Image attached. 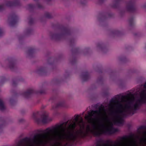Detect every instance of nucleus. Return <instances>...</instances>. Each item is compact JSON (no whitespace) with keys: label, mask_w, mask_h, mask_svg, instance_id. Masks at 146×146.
Returning <instances> with one entry per match:
<instances>
[{"label":"nucleus","mask_w":146,"mask_h":146,"mask_svg":"<svg viewBox=\"0 0 146 146\" xmlns=\"http://www.w3.org/2000/svg\"><path fill=\"white\" fill-rule=\"evenodd\" d=\"M68 123V121L63 122L60 125L56 124L53 126L52 128H48L44 130L45 133L46 134H54L53 136L50 138V140H54V142L51 145V146H66L69 144L71 145L73 144L75 141L68 139V136H70V134L68 132L76 135V131L75 134L74 132L77 126V123L73 122L70 124L68 128L67 129L66 132H65V127Z\"/></svg>","instance_id":"nucleus-1"},{"label":"nucleus","mask_w":146,"mask_h":146,"mask_svg":"<svg viewBox=\"0 0 146 146\" xmlns=\"http://www.w3.org/2000/svg\"><path fill=\"white\" fill-rule=\"evenodd\" d=\"M37 131L43 133L36 134L32 139L28 137L23 138L18 141L16 146H46L48 143L51 146L54 141L50 140L51 137L50 135L46 134L44 130H38Z\"/></svg>","instance_id":"nucleus-2"},{"label":"nucleus","mask_w":146,"mask_h":146,"mask_svg":"<svg viewBox=\"0 0 146 146\" xmlns=\"http://www.w3.org/2000/svg\"><path fill=\"white\" fill-rule=\"evenodd\" d=\"M92 126L94 130H97L99 129L98 127L96 126L95 123L92 124ZM118 131V129L113 127L112 125L110 127L106 128L105 130H100L97 131L92 130L89 125H88L86 127V132L80 129L77 130L76 131V135H74L73 133L69 131L68 133L70 134V136L67 137L68 139L74 141H76L78 137L83 138L87 136L89 134V132L92 133L95 136H99L103 134L111 135Z\"/></svg>","instance_id":"nucleus-3"},{"label":"nucleus","mask_w":146,"mask_h":146,"mask_svg":"<svg viewBox=\"0 0 146 146\" xmlns=\"http://www.w3.org/2000/svg\"><path fill=\"white\" fill-rule=\"evenodd\" d=\"M59 28L62 31L61 33L58 34L50 33V36L52 39L56 40H60L62 39H65L71 35V29L68 26L61 25L60 26Z\"/></svg>","instance_id":"nucleus-4"},{"label":"nucleus","mask_w":146,"mask_h":146,"mask_svg":"<svg viewBox=\"0 0 146 146\" xmlns=\"http://www.w3.org/2000/svg\"><path fill=\"white\" fill-rule=\"evenodd\" d=\"M146 95L143 92L140 94V98L138 99L136 103L132 106V110L135 112L138 108L139 106L142 104L146 103Z\"/></svg>","instance_id":"nucleus-5"},{"label":"nucleus","mask_w":146,"mask_h":146,"mask_svg":"<svg viewBox=\"0 0 146 146\" xmlns=\"http://www.w3.org/2000/svg\"><path fill=\"white\" fill-rule=\"evenodd\" d=\"M45 93L44 90L35 91L32 89H29L26 91L22 93V95L25 98H28L34 94H44Z\"/></svg>","instance_id":"nucleus-6"},{"label":"nucleus","mask_w":146,"mask_h":146,"mask_svg":"<svg viewBox=\"0 0 146 146\" xmlns=\"http://www.w3.org/2000/svg\"><path fill=\"white\" fill-rule=\"evenodd\" d=\"M120 98V96L117 95H116L114 98H112L110 100V106L111 107V108H113L114 105L112 104H117L116 106L119 109H121L123 108V105L119 103V100Z\"/></svg>","instance_id":"nucleus-7"},{"label":"nucleus","mask_w":146,"mask_h":146,"mask_svg":"<svg viewBox=\"0 0 146 146\" xmlns=\"http://www.w3.org/2000/svg\"><path fill=\"white\" fill-rule=\"evenodd\" d=\"M118 111L120 113H122L123 112L122 110H119L117 111H113L111 112V114L112 115H115V118L113 121V123L115 124H121L123 123V120L122 117L118 115H116Z\"/></svg>","instance_id":"nucleus-8"},{"label":"nucleus","mask_w":146,"mask_h":146,"mask_svg":"<svg viewBox=\"0 0 146 146\" xmlns=\"http://www.w3.org/2000/svg\"><path fill=\"white\" fill-rule=\"evenodd\" d=\"M104 106L102 105L99 108L98 110H92L91 112H89L88 113V116H86L85 117L86 119L90 118L89 120H91L93 119L92 117L94 115H99L101 113V111L104 110Z\"/></svg>","instance_id":"nucleus-9"},{"label":"nucleus","mask_w":146,"mask_h":146,"mask_svg":"<svg viewBox=\"0 0 146 146\" xmlns=\"http://www.w3.org/2000/svg\"><path fill=\"white\" fill-rule=\"evenodd\" d=\"M126 8L127 11L132 13L135 12L136 7L134 0H130L127 3Z\"/></svg>","instance_id":"nucleus-10"},{"label":"nucleus","mask_w":146,"mask_h":146,"mask_svg":"<svg viewBox=\"0 0 146 146\" xmlns=\"http://www.w3.org/2000/svg\"><path fill=\"white\" fill-rule=\"evenodd\" d=\"M18 21V17L15 14L11 15L10 14V26L14 27Z\"/></svg>","instance_id":"nucleus-11"},{"label":"nucleus","mask_w":146,"mask_h":146,"mask_svg":"<svg viewBox=\"0 0 146 146\" xmlns=\"http://www.w3.org/2000/svg\"><path fill=\"white\" fill-rule=\"evenodd\" d=\"M124 108L127 109L126 111H125V110H124L127 114L133 115L135 113V112L132 110L133 107L131 105H129L127 104L125 106Z\"/></svg>","instance_id":"nucleus-12"},{"label":"nucleus","mask_w":146,"mask_h":146,"mask_svg":"<svg viewBox=\"0 0 146 146\" xmlns=\"http://www.w3.org/2000/svg\"><path fill=\"white\" fill-rule=\"evenodd\" d=\"M42 123H45L52 121V118L49 117L48 115L45 114H42L41 117Z\"/></svg>","instance_id":"nucleus-13"},{"label":"nucleus","mask_w":146,"mask_h":146,"mask_svg":"<svg viewBox=\"0 0 146 146\" xmlns=\"http://www.w3.org/2000/svg\"><path fill=\"white\" fill-rule=\"evenodd\" d=\"M104 141L102 139H100L97 142L96 146H109L110 144H112L113 143L112 141L107 140L106 141V143H104L103 145L101 144V143H103Z\"/></svg>","instance_id":"nucleus-14"},{"label":"nucleus","mask_w":146,"mask_h":146,"mask_svg":"<svg viewBox=\"0 0 146 146\" xmlns=\"http://www.w3.org/2000/svg\"><path fill=\"white\" fill-rule=\"evenodd\" d=\"M10 70H13L16 68V61L10 58Z\"/></svg>","instance_id":"nucleus-15"},{"label":"nucleus","mask_w":146,"mask_h":146,"mask_svg":"<svg viewBox=\"0 0 146 146\" xmlns=\"http://www.w3.org/2000/svg\"><path fill=\"white\" fill-rule=\"evenodd\" d=\"M81 77L84 81H86L90 78L89 74L87 71H86L82 73Z\"/></svg>","instance_id":"nucleus-16"},{"label":"nucleus","mask_w":146,"mask_h":146,"mask_svg":"<svg viewBox=\"0 0 146 146\" xmlns=\"http://www.w3.org/2000/svg\"><path fill=\"white\" fill-rule=\"evenodd\" d=\"M74 120L75 121L74 122H76V123H78V124L80 126V123H83V120L82 117H80V121H79V118L80 117V115H75L74 116Z\"/></svg>","instance_id":"nucleus-17"},{"label":"nucleus","mask_w":146,"mask_h":146,"mask_svg":"<svg viewBox=\"0 0 146 146\" xmlns=\"http://www.w3.org/2000/svg\"><path fill=\"white\" fill-rule=\"evenodd\" d=\"M10 7H15L19 6L21 3L19 0H15L13 1H10Z\"/></svg>","instance_id":"nucleus-18"},{"label":"nucleus","mask_w":146,"mask_h":146,"mask_svg":"<svg viewBox=\"0 0 146 146\" xmlns=\"http://www.w3.org/2000/svg\"><path fill=\"white\" fill-rule=\"evenodd\" d=\"M46 72V68L43 67L40 68L37 70V73L40 75H44Z\"/></svg>","instance_id":"nucleus-19"},{"label":"nucleus","mask_w":146,"mask_h":146,"mask_svg":"<svg viewBox=\"0 0 146 146\" xmlns=\"http://www.w3.org/2000/svg\"><path fill=\"white\" fill-rule=\"evenodd\" d=\"M133 134H131L129 136H124L121 138L120 141H125L129 139L133 138Z\"/></svg>","instance_id":"nucleus-20"},{"label":"nucleus","mask_w":146,"mask_h":146,"mask_svg":"<svg viewBox=\"0 0 146 146\" xmlns=\"http://www.w3.org/2000/svg\"><path fill=\"white\" fill-rule=\"evenodd\" d=\"M36 50L32 48H30L27 52L28 54L30 56L32 55L35 52Z\"/></svg>","instance_id":"nucleus-21"},{"label":"nucleus","mask_w":146,"mask_h":146,"mask_svg":"<svg viewBox=\"0 0 146 146\" xmlns=\"http://www.w3.org/2000/svg\"><path fill=\"white\" fill-rule=\"evenodd\" d=\"M65 106V104L64 102H59L56 104L54 107L55 108H57L60 107H64Z\"/></svg>","instance_id":"nucleus-22"},{"label":"nucleus","mask_w":146,"mask_h":146,"mask_svg":"<svg viewBox=\"0 0 146 146\" xmlns=\"http://www.w3.org/2000/svg\"><path fill=\"white\" fill-rule=\"evenodd\" d=\"M129 25L131 26H133L134 25V17H130L129 20Z\"/></svg>","instance_id":"nucleus-23"},{"label":"nucleus","mask_w":146,"mask_h":146,"mask_svg":"<svg viewBox=\"0 0 146 146\" xmlns=\"http://www.w3.org/2000/svg\"><path fill=\"white\" fill-rule=\"evenodd\" d=\"M115 3L113 4L112 6V7L115 8H117L119 5V2L120 1H121V0H115Z\"/></svg>","instance_id":"nucleus-24"},{"label":"nucleus","mask_w":146,"mask_h":146,"mask_svg":"<svg viewBox=\"0 0 146 146\" xmlns=\"http://www.w3.org/2000/svg\"><path fill=\"white\" fill-rule=\"evenodd\" d=\"M6 108L4 103L1 99H0V110H3Z\"/></svg>","instance_id":"nucleus-25"},{"label":"nucleus","mask_w":146,"mask_h":146,"mask_svg":"<svg viewBox=\"0 0 146 146\" xmlns=\"http://www.w3.org/2000/svg\"><path fill=\"white\" fill-rule=\"evenodd\" d=\"M10 108L12 106L16 104L15 101L13 99L10 98Z\"/></svg>","instance_id":"nucleus-26"},{"label":"nucleus","mask_w":146,"mask_h":146,"mask_svg":"<svg viewBox=\"0 0 146 146\" xmlns=\"http://www.w3.org/2000/svg\"><path fill=\"white\" fill-rule=\"evenodd\" d=\"M29 25H31L34 23V19L33 18L31 17H30L29 18Z\"/></svg>","instance_id":"nucleus-27"},{"label":"nucleus","mask_w":146,"mask_h":146,"mask_svg":"<svg viewBox=\"0 0 146 146\" xmlns=\"http://www.w3.org/2000/svg\"><path fill=\"white\" fill-rule=\"evenodd\" d=\"M46 18H51L52 17L51 15L48 12H46L44 14Z\"/></svg>","instance_id":"nucleus-28"},{"label":"nucleus","mask_w":146,"mask_h":146,"mask_svg":"<svg viewBox=\"0 0 146 146\" xmlns=\"http://www.w3.org/2000/svg\"><path fill=\"white\" fill-rule=\"evenodd\" d=\"M112 33L114 35H119L121 34V32L117 30H114L112 31Z\"/></svg>","instance_id":"nucleus-29"},{"label":"nucleus","mask_w":146,"mask_h":146,"mask_svg":"<svg viewBox=\"0 0 146 146\" xmlns=\"http://www.w3.org/2000/svg\"><path fill=\"white\" fill-rule=\"evenodd\" d=\"M72 51L73 53H77L79 52V48H73Z\"/></svg>","instance_id":"nucleus-30"},{"label":"nucleus","mask_w":146,"mask_h":146,"mask_svg":"<svg viewBox=\"0 0 146 146\" xmlns=\"http://www.w3.org/2000/svg\"><path fill=\"white\" fill-rule=\"evenodd\" d=\"M126 102L127 104L131 105L133 104V100L131 99H129L126 101Z\"/></svg>","instance_id":"nucleus-31"},{"label":"nucleus","mask_w":146,"mask_h":146,"mask_svg":"<svg viewBox=\"0 0 146 146\" xmlns=\"http://www.w3.org/2000/svg\"><path fill=\"white\" fill-rule=\"evenodd\" d=\"M143 133L145 136L144 137L141 139V141L146 143V132H144Z\"/></svg>","instance_id":"nucleus-32"},{"label":"nucleus","mask_w":146,"mask_h":146,"mask_svg":"<svg viewBox=\"0 0 146 146\" xmlns=\"http://www.w3.org/2000/svg\"><path fill=\"white\" fill-rule=\"evenodd\" d=\"M70 43L71 46L74 45L75 43V40L74 38H72L70 40Z\"/></svg>","instance_id":"nucleus-33"},{"label":"nucleus","mask_w":146,"mask_h":146,"mask_svg":"<svg viewBox=\"0 0 146 146\" xmlns=\"http://www.w3.org/2000/svg\"><path fill=\"white\" fill-rule=\"evenodd\" d=\"M33 117L34 119L37 121L38 122L39 119L37 117L36 114L35 113H34L33 115Z\"/></svg>","instance_id":"nucleus-34"},{"label":"nucleus","mask_w":146,"mask_h":146,"mask_svg":"<svg viewBox=\"0 0 146 146\" xmlns=\"http://www.w3.org/2000/svg\"><path fill=\"white\" fill-rule=\"evenodd\" d=\"M28 7L29 9H33L35 7V5L33 4H30L28 5Z\"/></svg>","instance_id":"nucleus-35"},{"label":"nucleus","mask_w":146,"mask_h":146,"mask_svg":"<svg viewBox=\"0 0 146 146\" xmlns=\"http://www.w3.org/2000/svg\"><path fill=\"white\" fill-rule=\"evenodd\" d=\"M100 15L102 19H104L106 17L107 14L104 13H103L101 14Z\"/></svg>","instance_id":"nucleus-36"},{"label":"nucleus","mask_w":146,"mask_h":146,"mask_svg":"<svg viewBox=\"0 0 146 146\" xmlns=\"http://www.w3.org/2000/svg\"><path fill=\"white\" fill-rule=\"evenodd\" d=\"M18 83V80H15L13 81L12 82V85L13 86H16Z\"/></svg>","instance_id":"nucleus-37"},{"label":"nucleus","mask_w":146,"mask_h":146,"mask_svg":"<svg viewBox=\"0 0 146 146\" xmlns=\"http://www.w3.org/2000/svg\"><path fill=\"white\" fill-rule=\"evenodd\" d=\"M103 45L104 44H103L102 43H99L97 44V47L102 49L103 47Z\"/></svg>","instance_id":"nucleus-38"},{"label":"nucleus","mask_w":146,"mask_h":146,"mask_svg":"<svg viewBox=\"0 0 146 146\" xmlns=\"http://www.w3.org/2000/svg\"><path fill=\"white\" fill-rule=\"evenodd\" d=\"M138 129H145L146 130V126H141Z\"/></svg>","instance_id":"nucleus-39"},{"label":"nucleus","mask_w":146,"mask_h":146,"mask_svg":"<svg viewBox=\"0 0 146 146\" xmlns=\"http://www.w3.org/2000/svg\"><path fill=\"white\" fill-rule=\"evenodd\" d=\"M37 7L40 9H42L43 8V6L39 3H37Z\"/></svg>","instance_id":"nucleus-40"},{"label":"nucleus","mask_w":146,"mask_h":146,"mask_svg":"<svg viewBox=\"0 0 146 146\" xmlns=\"http://www.w3.org/2000/svg\"><path fill=\"white\" fill-rule=\"evenodd\" d=\"M55 100V98L54 97H51L50 98L49 101L51 102H53Z\"/></svg>","instance_id":"nucleus-41"},{"label":"nucleus","mask_w":146,"mask_h":146,"mask_svg":"<svg viewBox=\"0 0 146 146\" xmlns=\"http://www.w3.org/2000/svg\"><path fill=\"white\" fill-rule=\"evenodd\" d=\"M128 97L127 96H123L122 97V99H125L127 98Z\"/></svg>","instance_id":"nucleus-42"},{"label":"nucleus","mask_w":146,"mask_h":146,"mask_svg":"<svg viewBox=\"0 0 146 146\" xmlns=\"http://www.w3.org/2000/svg\"><path fill=\"white\" fill-rule=\"evenodd\" d=\"M120 144V143L118 142V141H117V142H115V144L113 145L114 146H116V145H119Z\"/></svg>","instance_id":"nucleus-43"},{"label":"nucleus","mask_w":146,"mask_h":146,"mask_svg":"<svg viewBox=\"0 0 146 146\" xmlns=\"http://www.w3.org/2000/svg\"><path fill=\"white\" fill-rule=\"evenodd\" d=\"M32 31V30L31 29H29L27 31V33L28 34L31 33Z\"/></svg>","instance_id":"nucleus-44"},{"label":"nucleus","mask_w":146,"mask_h":146,"mask_svg":"<svg viewBox=\"0 0 146 146\" xmlns=\"http://www.w3.org/2000/svg\"><path fill=\"white\" fill-rule=\"evenodd\" d=\"M101 126L102 127H104V125L103 124H101Z\"/></svg>","instance_id":"nucleus-45"},{"label":"nucleus","mask_w":146,"mask_h":146,"mask_svg":"<svg viewBox=\"0 0 146 146\" xmlns=\"http://www.w3.org/2000/svg\"><path fill=\"white\" fill-rule=\"evenodd\" d=\"M105 120H108V117L106 116V117L105 118Z\"/></svg>","instance_id":"nucleus-46"},{"label":"nucleus","mask_w":146,"mask_h":146,"mask_svg":"<svg viewBox=\"0 0 146 146\" xmlns=\"http://www.w3.org/2000/svg\"><path fill=\"white\" fill-rule=\"evenodd\" d=\"M134 146H138L137 145H136V144H135V145Z\"/></svg>","instance_id":"nucleus-47"},{"label":"nucleus","mask_w":146,"mask_h":146,"mask_svg":"<svg viewBox=\"0 0 146 146\" xmlns=\"http://www.w3.org/2000/svg\"><path fill=\"white\" fill-rule=\"evenodd\" d=\"M123 115H124L125 116V115H126V114H123Z\"/></svg>","instance_id":"nucleus-48"},{"label":"nucleus","mask_w":146,"mask_h":146,"mask_svg":"<svg viewBox=\"0 0 146 146\" xmlns=\"http://www.w3.org/2000/svg\"><path fill=\"white\" fill-rule=\"evenodd\" d=\"M102 78H101L100 80L102 81Z\"/></svg>","instance_id":"nucleus-49"},{"label":"nucleus","mask_w":146,"mask_h":146,"mask_svg":"<svg viewBox=\"0 0 146 146\" xmlns=\"http://www.w3.org/2000/svg\"><path fill=\"white\" fill-rule=\"evenodd\" d=\"M34 1H37V0H34Z\"/></svg>","instance_id":"nucleus-50"},{"label":"nucleus","mask_w":146,"mask_h":146,"mask_svg":"<svg viewBox=\"0 0 146 146\" xmlns=\"http://www.w3.org/2000/svg\"><path fill=\"white\" fill-rule=\"evenodd\" d=\"M145 47L146 48V45H145Z\"/></svg>","instance_id":"nucleus-51"},{"label":"nucleus","mask_w":146,"mask_h":146,"mask_svg":"<svg viewBox=\"0 0 146 146\" xmlns=\"http://www.w3.org/2000/svg\"><path fill=\"white\" fill-rule=\"evenodd\" d=\"M84 128V126H83V128Z\"/></svg>","instance_id":"nucleus-52"}]
</instances>
